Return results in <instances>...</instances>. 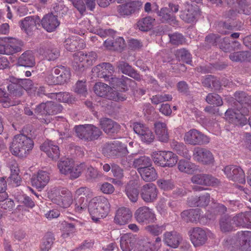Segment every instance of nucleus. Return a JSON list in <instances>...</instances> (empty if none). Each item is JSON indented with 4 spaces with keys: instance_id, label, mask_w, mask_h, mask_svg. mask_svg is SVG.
I'll use <instances>...</instances> for the list:
<instances>
[{
    "instance_id": "51",
    "label": "nucleus",
    "mask_w": 251,
    "mask_h": 251,
    "mask_svg": "<svg viewBox=\"0 0 251 251\" xmlns=\"http://www.w3.org/2000/svg\"><path fill=\"white\" fill-rule=\"evenodd\" d=\"M115 145H114L113 142L112 143H106L102 149V153L105 156L111 158H118L117 151H116Z\"/></svg>"
},
{
    "instance_id": "54",
    "label": "nucleus",
    "mask_w": 251,
    "mask_h": 251,
    "mask_svg": "<svg viewBox=\"0 0 251 251\" xmlns=\"http://www.w3.org/2000/svg\"><path fill=\"white\" fill-rule=\"evenodd\" d=\"M152 165L151 160L150 157L143 156L136 158L133 161V165L135 168H146Z\"/></svg>"
},
{
    "instance_id": "44",
    "label": "nucleus",
    "mask_w": 251,
    "mask_h": 251,
    "mask_svg": "<svg viewBox=\"0 0 251 251\" xmlns=\"http://www.w3.org/2000/svg\"><path fill=\"white\" fill-rule=\"evenodd\" d=\"M232 219L228 215L223 216L219 220V226L222 232L226 233L231 231L233 226L231 221Z\"/></svg>"
},
{
    "instance_id": "12",
    "label": "nucleus",
    "mask_w": 251,
    "mask_h": 251,
    "mask_svg": "<svg viewBox=\"0 0 251 251\" xmlns=\"http://www.w3.org/2000/svg\"><path fill=\"white\" fill-rule=\"evenodd\" d=\"M158 192L155 184L152 183H148L144 185L141 188V198L146 203H152L156 200Z\"/></svg>"
},
{
    "instance_id": "37",
    "label": "nucleus",
    "mask_w": 251,
    "mask_h": 251,
    "mask_svg": "<svg viewBox=\"0 0 251 251\" xmlns=\"http://www.w3.org/2000/svg\"><path fill=\"white\" fill-rule=\"evenodd\" d=\"M138 172L142 179L147 182L154 181L157 177V173L152 165L146 168H138Z\"/></svg>"
},
{
    "instance_id": "58",
    "label": "nucleus",
    "mask_w": 251,
    "mask_h": 251,
    "mask_svg": "<svg viewBox=\"0 0 251 251\" xmlns=\"http://www.w3.org/2000/svg\"><path fill=\"white\" fill-rule=\"evenodd\" d=\"M50 95L51 98H55L60 102L69 103L72 101L71 95L68 92L51 93Z\"/></svg>"
},
{
    "instance_id": "63",
    "label": "nucleus",
    "mask_w": 251,
    "mask_h": 251,
    "mask_svg": "<svg viewBox=\"0 0 251 251\" xmlns=\"http://www.w3.org/2000/svg\"><path fill=\"white\" fill-rule=\"evenodd\" d=\"M85 164L81 163L79 165L73 166L70 171L69 175L71 179H75L79 177L81 172L85 169Z\"/></svg>"
},
{
    "instance_id": "10",
    "label": "nucleus",
    "mask_w": 251,
    "mask_h": 251,
    "mask_svg": "<svg viewBox=\"0 0 251 251\" xmlns=\"http://www.w3.org/2000/svg\"><path fill=\"white\" fill-rule=\"evenodd\" d=\"M205 42L209 45H218L220 49L225 52H229L232 50L228 37L224 38L222 40L218 34H210L205 37Z\"/></svg>"
},
{
    "instance_id": "47",
    "label": "nucleus",
    "mask_w": 251,
    "mask_h": 251,
    "mask_svg": "<svg viewBox=\"0 0 251 251\" xmlns=\"http://www.w3.org/2000/svg\"><path fill=\"white\" fill-rule=\"evenodd\" d=\"M154 21V19L147 17L139 20L137 26L140 30L147 31L152 28Z\"/></svg>"
},
{
    "instance_id": "29",
    "label": "nucleus",
    "mask_w": 251,
    "mask_h": 251,
    "mask_svg": "<svg viewBox=\"0 0 251 251\" xmlns=\"http://www.w3.org/2000/svg\"><path fill=\"white\" fill-rule=\"evenodd\" d=\"M200 11L197 5H192L189 6L188 9L182 11L180 15V18L187 23H193L196 17L200 14Z\"/></svg>"
},
{
    "instance_id": "55",
    "label": "nucleus",
    "mask_w": 251,
    "mask_h": 251,
    "mask_svg": "<svg viewBox=\"0 0 251 251\" xmlns=\"http://www.w3.org/2000/svg\"><path fill=\"white\" fill-rule=\"evenodd\" d=\"M88 208L87 199L84 197H80L76 200L75 205V211L78 213H81Z\"/></svg>"
},
{
    "instance_id": "43",
    "label": "nucleus",
    "mask_w": 251,
    "mask_h": 251,
    "mask_svg": "<svg viewBox=\"0 0 251 251\" xmlns=\"http://www.w3.org/2000/svg\"><path fill=\"white\" fill-rule=\"evenodd\" d=\"M171 147L174 151H176L179 155L186 159H190L191 155L189 153V151L183 143L173 141L171 143Z\"/></svg>"
},
{
    "instance_id": "18",
    "label": "nucleus",
    "mask_w": 251,
    "mask_h": 251,
    "mask_svg": "<svg viewBox=\"0 0 251 251\" xmlns=\"http://www.w3.org/2000/svg\"><path fill=\"white\" fill-rule=\"evenodd\" d=\"M114 71L113 66L109 63H100L92 69V72L97 77L105 79L109 78Z\"/></svg>"
},
{
    "instance_id": "16",
    "label": "nucleus",
    "mask_w": 251,
    "mask_h": 251,
    "mask_svg": "<svg viewBox=\"0 0 251 251\" xmlns=\"http://www.w3.org/2000/svg\"><path fill=\"white\" fill-rule=\"evenodd\" d=\"M239 243L235 248L240 251H251V231H244L237 233Z\"/></svg>"
},
{
    "instance_id": "19",
    "label": "nucleus",
    "mask_w": 251,
    "mask_h": 251,
    "mask_svg": "<svg viewBox=\"0 0 251 251\" xmlns=\"http://www.w3.org/2000/svg\"><path fill=\"white\" fill-rule=\"evenodd\" d=\"M53 202L61 208H67L73 203V195L69 190L63 189L53 199Z\"/></svg>"
},
{
    "instance_id": "60",
    "label": "nucleus",
    "mask_w": 251,
    "mask_h": 251,
    "mask_svg": "<svg viewBox=\"0 0 251 251\" xmlns=\"http://www.w3.org/2000/svg\"><path fill=\"white\" fill-rule=\"evenodd\" d=\"M167 225L164 224L161 226L157 225H149L146 227V230L154 236H158L166 229Z\"/></svg>"
},
{
    "instance_id": "56",
    "label": "nucleus",
    "mask_w": 251,
    "mask_h": 251,
    "mask_svg": "<svg viewBox=\"0 0 251 251\" xmlns=\"http://www.w3.org/2000/svg\"><path fill=\"white\" fill-rule=\"evenodd\" d=\"M7 89L10 95L15 97H20L24 93V89L21 84L11 82L7 86Z\"/></svg>"
},
{
    "instance_id": "48",
    "label": "nucleus",
    "mask_w": 251,
    "mask_h": 251,
    "mask_svg": "<svg viewBox=\"0 0 251 251\" xmlns=\"http://www.w3.org/2000/svg\"><path fill=\"white\" fill-rule=\"evenodd\" d=\"M178 161L177 156L170 151H165L164 160V168L173 167L175 166Z\"/></svg>"
},
{
    "instance_id": "61",
    "label": "nucleus",
    "mask_w": 251,
    "mask_h": 251,
    "mask_svg": "<svg viewBox=\"0 0 251 251\" xmlns=\"http://www.w3.org/2000/svg\"><path fill=\"white\" fill-rule=\"evenodd\" d=\"M158 187L165 191L172 190L175 188L174 181L171 179H160L157 181Z\"/></svg>"
},
{
    "instance_id": "35",
    "label": "nucleus",
    "mask_w": 251,
    "mask_h": 251,
    "mask_svg": "<svg viewBox=\"0 0 251 251\" xmlns=\"http://www.w3.org/2000/svg\"><path fill=\"white\" fill-rule=\"evenodd\" d=\"M155 133L158 140L166 142L169 139V134L166 124L163 122H156L154 123Z\"/></svg>"
},
{
    "instance_id": "40",
    "label": "nucleus",
    "mask_w": 251,
    "mask_h": 251,
    "mask_svg": "<svg viewBox=\"0 0 251 251\" xmlns=\"http://www.w3.org/2000/svg\"><path fill=\"white\" fill-rule=\"evenodd\" d=\"M116 9L120 16L125 17L134 13L137 9V8L136 7L135 4L134 2H126L125 4L118 5Z\"/></svg>"
},
{
    "instance_id": "41",
    "label": "nucleus",
    "mask_w": 251,
    "mask_h": 251,
    "mask_svg": "<svg viewBox=\"0 0 251 251\" xmlns=\"http://www.w3.org/2000/svg\"><path fill=\"white\" fill-rule=\"evenodd\" d=\"M125 193L129 199L132 202H136L138 199L139 191L133 181H129L126 186Z\"/></svg>"
},
{
    "instance_id": "15",
    "label": "nucleus",
    "mask_w": 251,
    "mask_h": 251,
    "mask_svg": "<svg viewBox=\"0 0 251 251\" xmlns=\"http://www.w3.org/2000/svg\"><path fill=\"white\" fill-rule=\"evenodd\" d=\"M133 129L134 132L140 136L143 142L150 144L154 140V136L152 132L144 125L138 123H134Z\"/></svg>"
},
{
    "instance_id": "5",
    "label": "nucleus",
    "mask_w": 251,
    "mask_h": 251,
    "mask_svg": "<svg viewBox=\"0 0 251 251\" xmlns=\"http://www.w3.org/2000/svg\"><path fill=\"white\" fill-rule=\"evenodd\" d=\"M97 57V54L95 51L78 52L74 55V66L76 69L81 70L92 66Z\"/></svg>"
},
{
    "instance_id": "62",
    "label": "nucleus",
    "mask_w": 251,
    "mask_h": 251,
    "mask_svg": "<svg viewBox=\"0 0 251 251\" xmlns=\"http://www.w3.org/2000/svg\"><path fill=\"white\" fill-rule=\"evenodd\" d=\"M165 151L153 152L151 156L154 163L159 166L164 167V160Z\"/></svg>"
},
{
    "instance_id": "39",
    "label": "nucleus",
    "mask_w": 251,
    "mask_h": 251,
    "mask_svg": "<svg viewBox=\"0 0 251 251\" xmlns=\"http://www.w3.org/2000/svg\"><path fill=\"white\" fill-rule=\"evenodd\" d=\"M135 239L131 234H125L120 239V246L123 251H131L135 244Z\"/></svg>"
},
{
    "instance_id": "13",
    "label": "nucleus",
    "mask_w": 251,
    "mask_h": 251,
    "mask_svg": "<svg viewBox=\"0 0 251 251\" xmlns=\"http://www.w3.org/2000/svg\"><path fill=\"white\" fill-rule=\"evenodd\" d=\"M191 180L193 183L208 186H216L220 183L218 179L206 174L195 175L192 176Z\"/></svg>"
},
{
    "instance_id": "57",
    "label": "nucleus",
    "mask_w": 251,
    "mask_h": 251,
    "mask_svg": "<svg viewBox=\"0 0 251 251\" xmlns=\"http://www.w3.org/2000/svg\"><path fill=\"white\" fill-rule=\"evenodd\" d=\"M62 107L59 104L55 103L52 101L42 102L36 106V110H62Z\"/></svg>"
},
{
    "instance_id": "22",
    "label": "nucleus",
    "mask_w": 251,
    "mask_h": 251,
    "mask_svg": "<svg viewBox=\"0 0 251 251\" xmlns=\"http://www.w3.org/2000/svg\"><path fill=\"white\" fill-rule=\"evenodd\" d=\"M43 27L48 32L54 31L60 25L57 17L53 14L45 15L41 21Z\"/></svg>"
},
{
    "instance_id": "2",
    "label": "nucleus",
    "mask_w": 251,
    "mask_h": 251,
    "mask_svg": "<svg viewBox=\"0 0 251 251\" xmlns=\"http://www.w3.org/2000/svg\"><path fill=\"white\" fill-rule=\"evenodd\" d=\"M110 210V203L107 199L102 196L93 198L88 203V211L92 220L98 223L105 217Z\"/></svg>"
},
{
    "instance_id": "64",
    "label": "nucleus",
    "mask_w": 251,
    "mask_h": 251,
    "mask_svg": "<svg viewBox=\"0 0 251 251\" xmlns=\"http://www.w3.org/2000/svg\"><path fill=\"white\" fill-rule=\"evenodd\" d=\"M75 91L79 94L80 97H85L87 94L86 81L78 80L75 84Z\"/></svg>"
},
{
    "instance_id": "27",
    "label": "nucleus",
    "mask_w": 251,
    "mask_h": 251,
    "mask_svg": "<svg viewBox=\"0 0 251 251\" xmlns=\"http://www.w3.org/2000/svg\"><path fill=\"white\" fill-rule=\"evenodd\" d=\"M50 176L46 171H40L36 176L31 178L32 185L37 189H43L49 182Z\"/></svg>"
},
{
    "instance_id": "49",
    "label": "nucleus",
    "mask_w": 251,
    "mask_h": 251,
    "mask_svg": "<svg viewBox=\"0 0 251 251\" xmlns=\"http://www.w3.org/2000/svg\"><path fill=\"white\" fill-rule=\"evenodd\" d=\"M54 240L53 234L51 232L47 233L40 246L41 251H49L51 249Z\"/></svg>"
},
{
    "instance_id": "23",
    "label": "nucleus",
    "mask_w": 251,
    "mask_h": 251,
    "mask_svg": "<svg viewBox=\"0 0 251 251\" xmlns=\"http://www.w3.org/2000/svg\"><path fill=\"white\" fill-rule=\"evenodd\" d=\"M64 47L70 51H75L84 49L86 44L83 39L78 36H72L65 40Z\"/></svg>"
},
{
    "instance_id": "33",
    "label": "nucleus",
    "mask_w": 251,
    "mask_h": 251,
    "mask_svg": "<svg viewBox=\"0 0 251 251\" xmlns=\"http://www.w3.org/2000/svg\"><path fill=\"white\" fill-rule=\"evenodd\" d=\"M181 217L186 222H197L202 218L201 210L198 208L191 209L183 211Z\"/></svg>"
},
{
    "instance_id": "25",
    "label": "nucleus",
    "mask_w": 251,
    "mask_h": 251,
    "mask_svg": "<svg viewBox=\"0 0 251 251\" xmlns=\"http://www.w3.org/2000/svg\"><path fill=\"white\" fill-rule=\"evenodd\" d=\"M100 122L101 128L107 134L117 133L121 128L118 123L107 118L101 119Z\"/></svg>"
},
{
    "instance_id": "45",
    "label": "nucleus",
    "mask_w": 251,
    "mask_h": 251,
    "mask_svg": "<svg viewBox=\"0 0 251 251\" xmlns=\"http://www.w3.org/2000/svg\"><path fill=\"white\" fill-rule=\"evenodd\" d=\"M236 100L245 108H251V96L244 92H236L234 93Z\"/></svg>"
},
{
    "instance_id": "3",
    "label": "nucleus",
    "mask_w": 251,
    "mask_h": 251,
    "mask_svg": "<svg viewBox=\"0 0 251 251\" xmlns=\"http://www.w3.org/2000/svg\"><path fill=\"white\" fill-rule=\"evenodd\" d=\"M76 136L85 141L97 139L101 134L100 130L93 125H80L74 127Z\"/></svg>"
},
{
    "instance_id": "11",
    "label": "nucleus",
    "mask_w": 251,
    "mask_h": 251,
    "mask_svg": "<svg viewBox=\"0 0 251 251\" xmlns=\"http://www.w3.org/2000/svg\"><path fill=\"white\" fill-rule=\"evenodd\" d=\"M194 159L204 165H212L214 162V157L212 152L203 148H196L193 152Z\"/></svg>"
},
{
    "instance_id": "4",
    "label": "nucleus",
    "mask_w": 251,
    "mask_h": 251,
    "mask_svg": "<svg viewBox=\"0 0 251 251\" xmlns=\"http://www.w3.org/2000/svg\"><path fill=\"white\" fill-rule=\"evenodd\" d=\"M22 42L11 37H0V53L11 55L22 50Z\"/></svg>"
},
{
    "instance_id": "21",
    "label": "nucleus",
    "mask_w": 251,
    "mask_h": 251,
    "mask_svg": "<svg viewBox=\"0 0 251 251\" xmlns=\"http://www.w3.org/2000/svg\"><path fill=\"white\" fill-rule=\"evenodd\" d=\"M132 216L131 211L127 207H122L116 211L114 221L119 225H125L129 223Z\"/></svg>"
},
{
    "instance_id": "36",
    "label": "nucleus",
    "mask_w": 251,
    "mask_h": 251,
    "mask_svg": "<svg viewBox=\"0 0 251 251\" xmlns=\"http://www.w3.org/2000/svg\"><path fill=\"white\" fill-rule=\"evenodd\" d=\"M40 53L48 60H54L59 55V51L52 45H47L41 48Z\"/></svg>"
},
{
    "instance_id": "24",
    "label": "nucleus",
    "mask_w": 251,
    "mask_h": 251,
    "mask_svg": "<svg viewBox=\"0 0 251 251\" xmlns=\"http://www.w3.org/2000/svg\"><path fill=\"white\" fill-rule=\"evenodd\" d=\"M40 19L38 16H28L21 21L20 26L26 34H29L37 29L36 25H39Z\"/></svg>"
},
{
    "instance_id": "28",
    "label": "nucleus",
    "mask_w": 251,
    "mask_h": 251,
    "mask_svg": "<svg viewBox=\"0 0 251 251\" xmlns=\"http://www.w3.org/2000/svg\"><path fill=\"white\" fill-rule=\"evenodd\" d=\"M236 226L249 227L251 224V211H246L236 214L232 218Z\"/></svg>"
},
{
    "instance_id": "17",
    "label": "nucleus",
    "mask_w": 251,
    "mask_h": 251,
    "mask_svg": "<svg viewBox=\"0 0 251 251\" xmlns=\"http://www.w3.org/2000/svg\"><path fill=\"white\" fill-rule=\"evenodd\" d=\"M225 118L235 125L244 126L248 123V118L241 111H226Z\"/></svg>"
},
{
    "instance_id": "32",
    "label": "nucleus",
    "mask_w": 251,
    "mask_h": 251,
    "mask_svg": "<svg viewBox=\"0 0 251 251\" xmlns=\"http://www.w3.org/2000/svg\"><path fill=\"white\" fill-rule=\"evenodd\" d=\"M157 15L162 23H169L173 26L178 25V22L176 19V16L171 14L169 11L168 8H161L157 12Z\"/></svg>"
},
{
    "instance_id": "50",
    "label": "nucleus",
    "mask_w": 251,
    "mask_h": 251,
    "mask_svg": "<svg viewBox=\"0 0 251 251\" xmlns=\"http://www.w3.org/2000/svg\"><path fill=\"white\" fill-rule=\"evenodd\" d=\"M251 53L249 51H238L231 53L229 55L230 59L235 62H242L249 61Z\"/></svg>"
},
{
    "instance_id": "6",
    "label": "nucleus",
    "mask_w": 251,
    "mask_h": 251,
    "mask_svg": "<svg viewBox=\"0 0 251 251\" xmlns=\"http://www.w3.org/2000/svg\"><path fill=\"white\" fill-rule=\"evenodd\" d=\"M94 91L98 96L114 101L124 100L126 99L114 91L110 86L102 82H97L94 86Z\"/></svg>"
},
{
    "instance_id": "38",
    "label": "nucleus",
    "mask_w": 251,
    "mask_h": 251,
    "mask_svg": "<svg viewBox=\"0 0 251 251\" xmlns=\"http://www.w3.org/2000/svg\"><path fill=\"white\" fill-rule=\"evenodd\" d=\"M118 68L123 74L127 75L137 80L141 79V75L127 62L125 61L119 62Z\"/></svg>"
},
{
    "instance_id": "8",
    "label": "nucleus",
    "mask_w": 251,
    "mask_h": 251,
    "mask_svg": "<svg viewBox=\"0 0 251 251\" xmlns=\"http://www.w3.org/2000/svg\"><path fill=\"white\" fill-rule=\"evenodd\" d=\"M184 140L186 143L192 145H202L209 142L206 135L196 129H190L185 133Z\"/></svg>"
},
{
    "instance_id": "26",
    "label": "nucleus",
    "mask_w": 251,
    "mask_h": 251,
    "mask_svg": "<svg viewBox=\"0 0 251 251\" xmlns=\"http://www.w3.org/2000/svg\"><path fill=\"white\" fill-rule=\"evenodd\" d=\"M182 238L176 231H167L163 234V241L168 246L176 248L179 245Z\"/></svg>"
},
{
    "instance_id": "59",
    "label": "nucleus",
    "mask_w": 251,
    "mask_h": 251,
    "mask_svg": "<svg viewBox=\"0 0 251 251\" xmlns=\"http://www.w3.org/2000/svg\"><path fill=\"white\" fill-rule=\"evenodd\" d=\"M205 100L208 103L216 106H221L223 103L221 97L215 93L208 94Z\"/></svg>"
},
{
    "instance_id": "52",
    "label": "nucleus",
    "mask_w": 251,
    "mask_h": 251,
    "mask_svg": "<svg viewBox=\"0 0 251 251\" xmlns=\"http://www.w3.org/2000/svg\"><path fill=\"white\" fill-rule=\"evenodd\" d=\"M72 165L73 161L68 158L61 160L58 163V167L60 173L65 175H69Z\"/></svg>"
},
{
    "instance_id": "1",
    "label": "nucleus",
    "mask_w": 251,
    "mask_h": 251,
    "mask_svg": "<svg viewBox=\"0 0 251 251\" xmlns=\"http://www.w3.org/2000/svg\"><path fill=\"white\" fill-rule=\"evenodd\" d=\"M22 133L14 136L10 146L11 153L20 157H25L34 146L32 138H35V130L30 125H26L22 129Z\"/></svg>"
},
{
    "instance_id": "31",
    "label": "nucleus",
    "mask_w": 251,
    "mask_h": 251,
    "mask_svg": "<svg viewBox=\"0 0 251 251\" xmlns=\"http://www.w3.org/2000/svg\"><path fill=\"white\" fill-rule=\"evenodd\" d=\"M17 64L25 67H33L35 65V60L32 51L26 50L18 58Z\"/></svg>"
},
{
    "instance_id": "46",
    "label": "nucleus",
    "mask_w": 251,
    "mask_h": 251,
    "mask_svg": "<svg viewBox=\"0 0 251 251\" xmlns=\"http://www.w3.org/2000/svg\"><path fill=\"white\" fill-rule=\"evenodd\" d=\"M236 1L235 7L238 13L246 15L251 14V3L246 0H236Z\"/></svg>"
},
{
    "instance_id": "42",
    "label": "nucleus",
    "mask_w": 251,
    "mask_h": 251,
    "mask_svg": "<svg viewBox=\"0 0 251 251\" xmlns=\"http://www.w3.org/2000/svg\"><path fill=\"white\" fill-rule=\"evenodd\" d=\"M177 168L181 172L191 175L194 173L198 169L195 164L184 159H181L178 161Z\"/></svg>"
},
{
    "instance_id": "53",
    "label": "nucleus",
    "mask_w": 251,
    "mask_h": 251,
    "mask_svg": "<svg viewBox=\"0 0 251 251\" xmlns=\"http://www.w3.org/2000/svg\"><path fill=\"white\" fill-rule=\"evenodd\" d=\"M175 55L179 60L188 64L192 62V56L190 53L185 49L177 50L176 51Z\"/></svg>"
},
{
    "instance_id": "14",
    "label": "nucleus",
    "mask_w": 251,
    "mask_h": 251,
    "mask_svg": "<svg viewBox=\"0 0 251 251\" xmlns=\"http://www.w3.org/2000/svg\"><path fill=\"white\" fill-rule=\"evenodd\" d=\"M189 232L191 241L195 247L203 245L207 240L205 230L201 227H194Z\"/></svg>"
},
{
    "instance_id": "20",
    "label": "nucleus",
    "mask_w": 251,
    "mask_h": 251,
    "mask_svg": "<svg viewBox=\"0 0 251 251\" xmlns=\"http://www.w3.org/2000/svg\"><path fill=\"white\" fill-rule=\"evenodd\" d=\"M40 149L46 152L48 156L52 160H57L60 157V151L57 145L52 141H45L40 146Z\"/></svg>"
},
{
    "instance_id": "30",
    "label": "nucleus",
    "mask_w": 251,
    "mask_h": 251,
    "mask_svg": "<svg viewBox=\"0 0 251 251\" xmlns=\"http://www.w3.org/2000/svg\"><path fill=\"white\" fill-rule=\"evenodd\" d=\"M54 74L57 75L59 84L67 82L71 77L70 69L65 66H57L52 69Z\"/></svg>"
},
{
    "instance_id": "9",
    "label": "nucleus",
    "mask_w": 251,
    "mask_h": 251,
    "mask_svg": "<svg viewBox=\"0 0 251 251\" xmlns=\"http://www.w3.org/2000/svg\"><path fill=\"white\" fill-rule=\"evenodd\" d=\"M224 171L229 180L242 184L245 183V175L240 167L227 165L225 167Z\"/></svg>"
},
{
    "instance_id": "7",
    "label": "nucleus",
    "mask_w": 251,
    "mask_h": 251,
    "mask_svg": "<svg viewBox=\"0 0 251 251\" xmlns=\"http://www.w3.org/2000/svg\"><path fill=\"white\" fill-rule=\"evenodd\" d=\"M134 217L138 223L142 224L153 223L156 220L152 210L146 206L139 207L134 213Z\"/></svg>"
},
{
    "instance_id": "34",
    "label": "nucleus",
    "mask_w": 251,
    "mask_h": 251,
    "mask_svg": "<svg viewBox=\"0 0 251 251\" xmlns=\"http://www.w3.org/2000/svg\"><path fill=\"white\" fill-rule=\"evenodd\" d=\"M210 202V194L205 193L200 197L192 196L188 200V204L191 207H205Z\"/></svg>"
}]
</instances>
